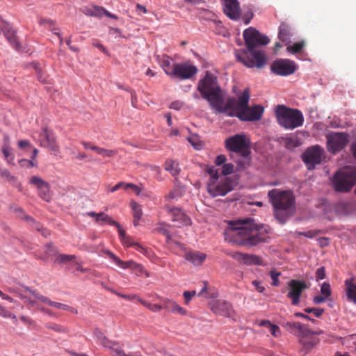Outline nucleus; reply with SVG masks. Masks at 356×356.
<instances>
[{
    "mask_svg": "<svg viewBox=\"0 0 356 356\" xmlns=\"http://www.w3.org/2000/svg\"><path fill=\"white\" fill-rule=\"evenodd\" d=\"M224 235L228 242L250 247L267 242L270 238L269 227L257 225L251 218L230 221Z\"/></svg>",
    "mask_w": 356,
    "mask_h": 356,
    "instance_id": "nucleus-1",
    "label": "nucleus"
},
{
    "mask_svg": "<svg viewBox=\"0 0 356 356\" xmlns=\"http://www.w3.org/2000/svg\"><path fill=\"white\" fill-rule=\"evenodd\" d=\"M243 38L247 49L236 51L237 60L250 68L264 67L267 63V56L263 50L256 48L268 44L269 38L252 27L243 31Z\"/></svg>",
    "mask_w": 356,
    "mask_h": 356,
    "instance_id": "nucleus-2",
    "label": "nucleus"
},
{
    "mask_svg": "<svg viewBox=\"0 0 356 356\" xmlns=\"http://www.w3.org/2000/svg\"><path fill=\"white\" fill-rule=\"evenodd\" d=\"M197 90L217 113L227 111L229 106L234 103V97L226 99L224 98L222 91L218 85L217 77L209 72H207L204 78L200 81Z\"/></svg>",
    "mask_w": 356,
    "mask_h": 356,
    "instance_id": "nucleus-3",
    "label": "nucleus"
},
{
    "mask_svg": "<svg viewBox=\"0 0 356 356\" xmlns=\"http://www.w3.org/2000/svg\"><path fill=\"white\" fill-rule=\"evenodd\" d=\"M250 92L249 88H245L238 99L234 97V103L232 104L227 111H222V114L227 116H236L243 121H257L261 118L264 108L261 105L249 106Z\"/></svg>",
    "mask_w": 356,
    "mask_h": 356,
    "instance_id": "nucleus-4",
    "label": "nucleus"
},
{
    "mask_svg": "<svg viewBox=\"0 0 356 356\" xmlns=\"http://www.w3.org/2000/svg\"><path fill=\"white\" fill-rule=\"evenodd\" d=\"M268 195L274 208L275 217L281 223L285 222L295 203L293 193L290 191L273 189L269 191Z\"/></svg>",
    "mask_w": 356,
    "mask_h": 356,
    "instance_id": "nucleus-5",
    "label": "nucleus"
},
{
    "mask_svg": "<svg viewBox=\"0 0 356 356\" xmlns=\"http://www.w3.org/2000/svg\"><path fill=\"white\" fill-rule=\"evenodd\" d=\"M275 113L278 124L286 129H294L302 126L304 122L303 115L298 109L278 105Z\"/></svg>",
    "mask_w": 356,
    "mask_h": 356,
    "instance_id": "nucleus-6",
    "label": "nucleus"
},
{
    "mask_svg": "<svg viewBox=\"0 0 356 356\" xmlns=\"http://www.w3.org/2000/svg\"><path fill=\"white\" fill-rule=\"evenodd\" d=\"M332 184L337 192H349L356 184V168L346 166L336 172L332 179Z\"/></svg>",
    "mask_w": 356,
    "mask_h": 356,
    "instance_id": "nucleus-7",
    "label": "nucleus"
},
{
    "mask_svg": "<svg viewBox=\"0 0 356 356\" xmlns=\"http://www.w3.org/2000/svg\"><path fill=\"white\" fill-rule=\"evenodd\" d=\"M225 147L230 152L239 153L245 157L250 152V141L243 134H236L225 140Z\"/></svg>",
    "mask_w": 356,
    "mask_h": 356,
    "instance_id": "nucleus-8",
    "label": "nucleus"
},
{
    "mask_svg": "<svg viewBox=\"0 0 356 356\" xmlns=\"http://www.w3.org/2000/svg\"><path fill=\"white\" fill-rule=\"evenodd\" d=\"M326 159V153L324 149L315 145L308 147L302 154V159L309 170H312L316 165L321 164Z\"/></svg>",
    "mask_w": 356,
    "mask_h": 356,
    "instance_id": "nucleus-9",
    "label": "nucleus"
},
{
    "mask_svg": "<svg viewBox=\"0 0 356 356\" xmlns=\"http://www.w3.org/2000/svg\"><path fill=\"white\" fill-rule=\"evenodd\" d=\"M283 327L290 333L296 335L299 341L301 339L309 337L311 335H319L323 333L322 330L312 331L305 324L300 322L287 321L283 324Z\"/></svg>",
    "mask_w": 356,
    "mask_h": 356,
    "instance_id": "nucleus-10",
    "label": "nucleus"
},
{
    "mask_svg": "<svg viewBox=\"0 0 356 356\" xmlns=\"http://www.w3.org/2000/svg\"><path fill=\"white\" fill-rule=\"evenodd\" d=\"M329 152L336 153L344 148L348 143V135L344 133H333L326 136Z\"/></svg>",
    "mask_w": 356,
    "mask_h": 356,
    "instance_id": "nucleus-11",
    "label": "nucleus"
},
{
    "mask_svg": "<svg viewBox=\"0 0 356 356\" xmlns=\"http://www.w3.org/2000/svg\"><path fill=\"white\" fill-rule=\"evenodd\" d=\"M308 288L305 281L291 280L288 283L287 298L291 300L293 305H298L300 301L302 293Z\"/></svg>",
    "mask_w": 356,
    "mask_h": 356,
    "instance_id": "nucleus-12",
    "label": "nucleus"
},
{
    "mask_svg": "<svg viewBox=\"0 0 356 356\" xmlns=\"http://www.w3.org/2000/svg\"><path fill=\"white\" fill-rule=\"evenodd\" d=\"M270 69L277 75L288 76L296 71L297 65L289 59H277L273 63Z\"/></svg>",
    "mask_w": 356,
    "mask_h": 356,
    "instance_id": "nucleus-13",
    "label": "nucleus"
},
{
    "mask_svg": "<svg viewBox=\"0 0 356 356\" xmlns=\"http://www.w3.org/2000/svg\"><path fill=\"white\" fill-rule=\"evenodd\" d=\"M197 72V67L193 65L187 63H174V70L170 76L172 78H177L180 80H184L191 79Z\"/></svg>",
    "mask_w": 356,
    "mask_h": 356,
    "instance_id": "nucleus-14",
    "label": "nucleus"
},
{
    "mask_svg": "<svg viewBox=\"0 0 356 356\" xmlns=\"http://www.w3.org/2000/svg\"><path fill=\"white\" fill-rule=\"evenodd\" d=\"M233 189L232 181L225 178L217 184L210 182L207 185V191L213 197L224 196Z\"/></svg>",
    "mask_w": 356,
    "mask_h": 356,
    "instance_id": "nucleus-15",
    "label": "nucleus"
},
{
    "mask_svg": "<svg viewBox=\"0 0 356 356\" xmlns=\"http://www.w3.org/2000/svg\"><path fill=\"white\" fill-rule=\"evenodd\" d=\"M168 215L171 218V220L176 223L178 227L191 225V219L180 208L165 207Z\"/></svg>",
    "mask_w": 356,
    "mask_h": 356,
    "instance_id": "nucleus-16",
    "label": "nucleus"
},
{
    "mask_svg": "<svg viewBox=\"0 0 356 356\" xmlns=\"http://www.w3.org/2000/svg\"><path fill=\"white\" fill-rule=\"evenodd\" d=\"M39 141L41 147H47L56 155L59 153V147L56 144L54 134L47 128H43L39 135Z\"/></svg>",
    "mask_w": 356,
    "mask_h": 356,
    "instance_id": "nucleus-17",
    "label": "nucleus"
},
{
    "mask_svg": "<svg viewBox=\"0 0 356 356\" xmlns=\"http://www.w3.org/2000/svg\"><path fill=\"white\" fill-rule=\"evenodd\" d=\"M30 183L37 187L41 198L47 202L50 200V187L47 182L38 176H33L30 179Z\"/></svg>",
    "mask_w": 356,
    "mask_h": 356,
    "instance_id": "nucleus-18",
    "label": "nucleus"
},
{
    "mask_svg": "<svg viewBox=\"0 0 356 356\" xmlns=\"http://www.w3.org/2000/svg\"><path fill=\"white\" fill-rule=\"evenodd\" d=\"M232 257L238 262L245 265H263V260L258 255L236 252Z\"/></svg>",
    "mask_w": 356,
    "mask_h": 356,
    "instance_id": "nucleus-19",
    "label": "nucleus"
},
{
    "mask_svg": "<svg viewBox=\"0 0 356 356\" xmlns=\"http://www.w3.org/2000/svg\"><path fill=\"white\" fill-rule=\"evenodd\" d=\"M224 13L230 19L237 20L240 17L241 9L237 0H223Z\"/></svg>",
    "mask_w": 356,
    "mask_h": 356,
    "instance_id": "nucleus-20",
    "label": "nucleus"
},
{
    "mask_svg": "<svg viewBox=\"0 0 356 356\" xmlns=\"http://www.w3.org/2000/svg\"><path fill=\"white\" fill-rule=\"evenodd\" d=\"M0 31L3 33L9 43L14 48L18 49L19 47V43L16 37L15 31L11 25L4 21H0Z\"/></svg>",
    "mask_w": 356,
    "mask_h": 356,
    "instance_id": "nucleus-21",
    "label": "nucleus"
},
{
    "mask_svg": "<svg viewBox=\"0 0 356 356\" xmlns=\"http://www.w3.org/2000/svg\"><path fill=\"white\" fill-rule=\"evenodd\" d=\"M211 309L214 313L224 316H229L233 312L232 304L222 300H217Z\"/></svg>",
    "mask_w": 356,
    "mask_h": 356,
    "instance_id": "nucleus-22",
    "label": "nucleus"
},
{
    "mask_svg": "<svg viewBox=\"0 0 356 356\" xmlns=\"http://www.w3.org/2000/svg\"><path fill=\"white\" fill-rule=\"evenodd\" d=\"M293 35V31L290 26L282 22L279 28L278 38L285 45L291 43V38Z\"/></svg>",
    "mask_w": 356,
    "mask_h": 356,
    "instance_id": "nucleus-23",
    "label": "nucleus"
},
{
    "mask_svg": "<svg viewBox=\"0 0 356 356\" xmlns=\"http://www.w3.org/2000/svg\"><path fill=\"white\" fill-rule=\"evenodd\" d=\"M163 308L171 312L173 314H178L180 315H186L187 311L175 301L170 300L168 298L163 299Z\"/></svg>",
    "mask_w": 356,
    "mask_h": 356,
    "instance_id": "nucleus-24",
    "label": "nucleus"
},
{
    "mask_svg": "<svg viewBox=\"0 0 356 356\" xmlns=\"http://www.w3.org/2000/svg\"><path fill=\"white\" fill-rule=\"evenodd\" d=\"M206 254L198 252H188L185 254V259L195 266L202 265L206 259Z\"/></svg>",
    "mask_w": 356,
    "mask_h": 356,
    "instance_id": "nucleus-25",
    "label": "nucleus"
},
{
    "mask_svg": "<svg viewBox=\"0 0 356 356\" xmlns=\"http://www.w3.org/2000/svg\"><path fill=\"white\" fill-rule=\"evenodd\" d=\"M346 297L348 301L356 305V284L351 280L345 281Z\"/></svg>",
    "mask_w": 356,
    "mask_h": 356,
    "instance_id": "nucleus-26",
    "label": "nucleus"
},
{
    "mask_svg": "<svg viewBox=\"0 0 356 356\" xmlns=\"http://www.w3.org/2000/svg\"><path fill=\"white\" fill-rule=\"evenodd\" d=\"M319 342L317 338H304L299 341V343L302 346V351H305V355L309 353L314 346Z\"/></svg>",
    "mask_w": 356,
    "mask_h": 356,
    "instance_id": "nucleus-27",
    "label": "nucleus"
},
{
    "mask_svg": "<svg viewBox=\"0 0 356 356\" xmlns=\"http://www.w3.org/2000/svg\"><path fill=\"white\" fill-rule=\"evenodd\" d=\"M165 170L168 171L173 177L179 175L181 169L177 161L172 159H168L164 165Z\"/></svg>",
    "mask_w": 356,
    "mask_h": 356,
    "instance_id": "nucleus-28",
    "label": "nucleus"
},
{
    "mask_svg": "<svg viewBox=\"0 0 356 356\" xmlns=\"http://www.w3.org/2000/svg\"><path fill=\"white\" fill-rule=\"evenodd\" d=\"M259 325L266 327L269 330L271 334L275 337H278L281 335V330L279 326L272 324L268 320H261L259 322Z\"/></svg>",
    "mask_w": 356,
    "mask_h": 356,
    "instance_id": "nucleus-29",
    "label": "nucleus"
},
{
    "mask_svg": "<svg viewBox=\"0 0 356 356\" xmlns=\"http://www.w3.org/2000/svg\"><path fill=\"white\" fill-rule=\"evenodd\" d=\"M161 66L165 73L170 76L174 70V63L172 64V60L168 56L163 55L162 56L161 59Z\"/></svg>",
    "mask_w": 356,
    "mask_h": 356,
    "instance_id": "nucleus-30",
    "label": "nucleus"
},
{
    "mask_svg": "<svg viewBox=\"0 0 356 356\" xmlns=\"http://www.w3.org/2000/svg\"><path fill=\"white\" fill-rule=\"evenodd\" d=\"M94 333L99 343L104 347H112V345H116V342L109 340L99 330H95Z\"/></svg>",
    "mask_w": 356,
    "mask_h": 356,
    "instance_id": "nucleus-31",
    "label": "nucleus"
},
{
    "mask_svg": "<svg viewBox=\"0 0 356 356\" xmlns=\"http://www.w3.org/2000/svg\"><path fill=\"white\" fill-rule=\"evenodd\" d=\"M117 265L123 269L129 268V269L138 270V271H141V270H142L141 265L137 264L136 262H135L132 260L123 261L120 259L119 261H118V263H117Z\"/></svg>",
    "mask_w": 356,
    "mask_h": 356,
    "instance_id": "nucleus-32",
    "label": "nucleus"
},
{
    "mask_svg": "<svg viewBox=\"0 0 356 356\" xmlns=\"http://www.w3.org/2000/svg\"><path fill=\"white\" fill-rule=\"evenodd\" d=\"M131 207L133 210L134 215V226H137L138 225V222L143 215L142 209L140 205L136 202H131Z\"/></svg>",
    "mask_w": 356,
    "mask_h": 356,
    "instance_id": "nucleus-33",
    "label": "nucleus"
},
{
    "mask_svg": "<svg viewBox=\"0 0 356 356\" xmlns=\"http://www.w3.org/2000/svg\"><path fill=\"white\" fill-rule=\"evenodd\" d=\"M45 327L57 333L67 334L69 332V330L67 327L53 322L46 323Z\"/></svg>",
    "mask_w": 356,
    "mask_h": 356,
    "instance_id": "nucleus-34",
    "label": "nucleus"
},
{
    "mask_svg": "<svg viewBox=\"0 0 356 356\" xmlns=\"http://www.w3.org/2000/svg\"><path fill=\"white\" fill-rule=\"evenodd\" d=\"M25 289L26 291H29L35 297V299L44 303V305L50 306L52 301L50 298L40 293L36 290H31L29 287H25Z\"/></svg>",
    "mask_w": 356,
    "mask_h": 356,
    "instance_id": "nucleus-35",
    "label": "nucleus"
},
{
    "mask_svg": "<svg viewBox=\"0 0 356 356\" xmlns=\"http://www.w3.org/2000/svg\"><path fill=\"white\" fill-rule=\"evenodd\" d=\"M203 286L198 293V296H204L205 298H213L217 296V293L208 289V283L202 282Z\"/></svg>",
    "mask_w": 356,
    "mask_h": 356,
    "instance_id": "nucleus-36",
    "label": "nucleus"
},
{
    "mask_svg": "<svg viewBox=\"0 0 356 356\" xmlns=\"http://www.w3.org/2000/svg\"><path fill=\"white\" fill-rule=\"evenodd\" d=\"M91 149L104 157H113L117 154V151L113 149H107L99 147H92Z\"/></svg>",
    "mask_w": 356,
    "mask_h": 356,
    "instance_id": "nucleus-37",
    "label": "nucleus"
},
{
    "mask_svg": "<svg viewBox=\"0 0 356 356\" xmlns=\"http://www.w3.org/2000/svg\"><path fill=\"white\" fill-rule=\"evenodd\" d=\"M107 348H110L112 350V353L115 354L117 356H141L139 353L126 354L121 347L118 346V343H116V345H112V347Z\"/></svg>",
    "mask_w": 356,
    "mask_h": 356,
    "instance_id": "nucleus-38",
    "label": "nucleus"
},
{
    "mask_svg": "<svg viewBox=\"0 0 356 356\" xmlns=\"http://www.w3.org/2000/svg\"><path fill=\"white\" fill-rule=\"evenodd\" d=\"M305 43L303 40L298 42H296L293 45L289 44L288 45H286V50L288 52L291 54H297L302 50V49L305 47Z\"/></svg>",
    "mask_w": 356,
    "mask_h": 356,
    "instance_id": "nucleus-39",
    "label": "nucleus"
},
{
    "mask_svg": "<svg viewBox=\"0 0 356 356\" xmlns=\"http://www.w3.org/2000/svg\"><path fill=\"white\" fill-rule=\"evenodd\" d=\"M138 302L142 304L143 306L151 310L154 312H159L163 308V304L162 305L158 304H151L147 301L143 300L141 298H138Z\"/></svg>",
    "mask_w": 356,
    "mask_h": 356,
    "instance_id": "nucleus-40",
    "label": "nucleus"
},
{
    "mask_svg": "<svg viewBox=\"0 0 356 356\" xmlns=\"http://www.w3.org/2000/svg\"><path fill=\"white\" fill-rule=\"evenodd\" d=\"M50 307H54V308H56L58 309L68 311V312H70L71 313H74V314L78 313L77 310L75 308H74L71 306H69L67 305L63 304V303L53 301V300L51 302Z\"/></svg>",
    "mask_w": 356,
    "mask_h": 356,
    "instance_id": "nucleus-41",
    "label": "nucleus"
},
{
    "mask_svg": "<svg viewBox=\"0 0 356 356\" xmlns=\"http://www.w3.org/2000/svg\"><path fill=\"white\" fill-rule=\"evenodd\" d=\"M75 258L76 256L73 254H60L56 257L55 262L60 264H67L72 261Z\"/></svg>",
    "mask_w": 356,
    "mask_h": 356,
    "instance_id": "nucleus-42",
    "label": "nucleus"
},
{
    "mask_svg": "<svg viewBox=\"0 0 356 356\" xmlns=\"http://www.w3.org/2000/svg\"><path fill=\"white\" fill-rule=\"evenodd\" d=\"M2 152L5 159L7 160V162L9 164H14L13 161L15 159V156L13 153H11V148L8 145L5 144L2 147Z\"/></svg>",
    "mask_w": 356,
    "mask_h": 356,
    "instance_id": "nucleus-43",
    "label": "nucleus"
},
{
    "mask_svg": "<svg viewBox=\"0 0 356 356\" xmlns=\"http://www.w3.org/2000/svg\"><path fill=\"white\" fill-rule=\"evenodd\" d=\"M155 230H156V232L165 236L166 238H167V241H169L171 240L172 236L170 235L168 225L159 224Z\"/></svg>",
    "mask_w": 356,
    "mask_h": 356,
    "instance_id": "nucleus-44",
    "label": "nucleus"
},
{
    "mask_svg": "<svg viewBox=\"0 0 356 356\" xmlns=\"http://www.w3.org/2000/svg\"><path fill=\"white\" fill-rule=\"evenodd\" d=\"M97 222H105L111 225H114L115 224H117V222L113 220L111 217H110L108 215L101 212L98 213L97 219H96Z\"/></svg>",
    "mask_w": 356,
    "mask_h": 356,
    "instance_id": "nucleus-45",
    "label": "nucleus"
},
{
    "mask_svg": "<svg viewBox=\"0 0 356 356\" xmlns=\"http://www.w3.org/2000/svg\"><path fill=\"white\" fill-rule=\"evenodd\" d=\"M321 233H323V231L321 229H312L307 232H296V234L298 236H304L309 238H313Z\"/></svg>",
    "mask_w": 356,
    "mask_h": 356,
    "instance_id": "nucleus-46",
    "label": "nucleus"
},
{
    "mask_svg": "<svg viewBox=\"0 0 356 356\" xmlns=\"http://www.w3.org/2000/svg\"><path fill=\"white\" fill-rule=\"evenodd\" d=\"M0 175L3 179L9 182L15 181L16 179V178L10 174L9 170L5 168H0Z\"/></svg>",
    "mask_w": 356,
    "mask_h": 356,
    "instance_id": "nucleus-47",
    "label": "nucleus"
},
{
    "mask_svg": "<svg viewBox=\"0 0 356 356\" xmlns=\"http://www.w3.org/2000/svg\"><path fill=\"white\" fill-rule=\"evenodd\" d=\"M280 275H281V273L276 270H271L270 272V276L273 281L272 282L273 286H277L280 285L279 277L280 276Z\"/></svg>",
    "mask_w": 356,
    "mask_h": 356,
    "instance_id": "nucleus-48",
    "label": "nucleus"
},
{
    "mask_svg": "<svg viewBox=\"0 0 356 356\" xmlns=\"http://www.w3.org/2000/svg\"><path fill=\"white\" fill-rule=\"evenodd\" d=\"M20 298L24 300V302L27 305L29 309L35 307L38 309V307H40L35 300H33L31 298L20 295Z\"/></svg>",
    "mask_w": 356,
    "mask_h": 356,
    "instance_id": "nucleus-49",
    "label": "nucleus"
},
{
    "mask_svg": "<svg viewBox=\"0 0 356 356\" xmlns=\"http://www.w3.org/2000/svg\"><path fill=\"white\" fill-rule=\"evenodd\" d=\"M306 313H312L316 317H320L324 312L323 309L307 307L304 309Z\"/></svg>",
    "mask_w": 356,
    "mask_h": 356,
    "instance_id": "nucleus-50",
    "label": "nucleus"
},
{
    "mask_svg": "<svg viewBox=\"0 0 356 356\" xmlns=\"http://www.w3.org/2000/svg\"><path fill=\"white\" fill-rule=\"evenodd\" d=\"M321 292L323 296H325V298H328L331 296V290H330V285L327 282L323 283L321 288Z\"/></svg>",
    "mask_w": 356,
    "mask_h": 356,
    "instance_id": "nucleus-51",
    "label": "nucleus"
},
{
    "mask_svg": "<svg viewBox=\"0 0 356 356\" xmlns=\"http://www.w3.org/2000/svg\"><path fill=\"white\" fill-rule=\"evenodd\" d=\"M233 170L234 165L232 163H225L222 167V174L224 175L232 174Z\"/></svg>",
    "mask_w": 356,
    "mask_h": 356,
    "instance_id": "nucleus-52",
    "label": "nucleus"
},
{
    "mask_svg": "<svg viewBox=\"0 0 356 356\" xmlns=\"http://www.w3.org/2000/svg\"><path fill=\"white\" fill-rule=\"evenodd\" d=\"M196 295L195 291H186L184 292L183 296L184 298L185 304L188 305L191 299Z\"/></svg>",
    "mask_w": 356,
    "mask_h": 356,
    "instance_id": "nucleus-53",
    "label": "nucleus"
},
{
    "mask_svg": "<svg viewBox=\"0 0 356 356\" xmlns=\"http://www.w3.org/2000/svg\"><path fill=\"white\" fill-rule=\"evenodd\" d=\"M19 164L21 167L32 168L36 166V164L33 160L21 159L19 161Z\"/></svg>",
    "mask_w": 356,
    "mask_h": 356,
    "instance_id": "nucleus-54",
    "label": "nucleus"
},
{
    "mask_svg": "<svg viewBox=\"0 0 356 356\" xmlns=\"http://www.w3.org/2000/svg\"><path fill=\"white\" fill-rule=\"evenodd\" d=\"M131 189L137 195H140L141 192V188L132 183H127L125 185V190Z\"/></svg>",
    "mask_w": 356,
    "mask_h": 356,
    "instance_id": "nucleus-55",
    "label": "nucleus"
},
{
    "mask_svg": "<svg viewBox=\"0 0 356 356\" xmlns=\"http://www.w3.org/2000/svg\"><path fill=\"white\" fill-rule=\"evenodd\" d=\"M111 292L113 293L116 294L117 296H120V297H121V298H122L124 299L129 300H132L134 299H137L138 300V298H140L139 297H138L136 295L122 294V293H118L115 290H111Z\"/></svg>",
    "mask_w": 356,
    "mask_h": 356,
    "instance_id": "nucleus-56",
    "label": "nucleus"
},
{
    "mask_svg": "<svg viewBox=\"0 0 356 356\" xmlns=\"http://www.w3.org/2000/svg\"><path fill=\"white\" fill-rule=\"evenodd\" d=\"M325 277V267L322 266L318 268L316 271V280L318 281Z\"/></svg>",
    "mask_w": 356,
    "mask_h": 356,
    "instance_id": "nucleus-57",
    "label": "nucleus"
},
{
    "mask_svg": "<svg viewBox=\"0 0 356 356\" xmlns=\"http://www.w3.org/2000/svg\"><path fill=\"white\" fill-rule=\"evenodd\" d=\"M179 197V191L177 190H173L170 192H169L166 195H165V200H168V201H170V200H175V199H177Z\"/></svg>",
    "mask_w": 356,
    "mask_h": 356,
    "instance_id": "nucleus-58",
    "label": "nucleus"
},
{
    "mask_svg": "<svg viewBox=\"0 0 356 356\" xmlns=\"http://www.w3.org/2000/svg\"><path fill=\"white\" fill-rule=\"evenodd\" d=\"M207 172L210 175L212 179L217 180L218 179V170L215 169L213 167L209 168L207 170Z\"/></svg>",
    "mask_w": 356,
    "mask_h": 356,
    "instance_id": "nucleus-59",
    "label": "nucleus"
},
{
    "mask_svg": "<svg viewBox=\"0 0 356 356\" xmlns=\"http://www.w3.org/2000/svg\"><path fill=\"white\" fill-rule=\"evenodd\" d=\"M252 284L254 286L255 289L259 292L263 293L265 291V286L261 284V282L259 280H253Z\"/></svg>",
    "mask_w": 356,
    "mask_h": 356,
    "instance_id": "nucleus-60",
    "label": "nucleus"
},
{
    "mask_svg": "<svg viewBox=\"0 0 356 356\" xmlns=\"http://www.w3.org/2000/svg\"><path fill=\"white\" fill-rule=\"evenodd\" d=\"M94 13H93V16L94 17H102L104 15V8L102 7V6H94V9H92Z\"/></svg>",
    "mask_w": 356,
    "mask_h": 356,
    "instance_id": "nucleus-61",
    "label": "nucleus"
},
{
    "mask_svg": "<svg viewBox=\"0 0 356 356\" xmlns=\"http://www.w3.org/2000/svg\"><path fill=\"white\" fill-rule=\"evenodd\" d=\"M318 244L321 248H325L329 245L330 239L327 237H320L317 239Z\"/></svg>",
    "mask_w": 356,
    "mask_h": 356,
    "instance_id": "nucleus-62",
    "label": "nucleus"
},
{
    "mask_svg": "<svg viewBox=\"0 0 356 356\" xmlns=\"http://www.w3.org/2000/svg\"><path fill=\"white\" fill-rule=\"evenodd\" d=\"M113 226H115L118 228L120 239L121 241H122V239H124L126 237L128 236L126 234L125 231L122 228V227L118 222H117V224H115Z\"/></svg>",
    "mask_w": 356,
    "mask_h": 356,
    "instance_id": "nucleus-63",
    "label": "nucleus"
},
{
    "mask_svg": "<svg viewBox=\"0 0 356 356\" xmlns=\"http://www.w3.org/2000/svg\"><path fill=\"white\" fill-rule=\"evenodd\" d=\"M17 145H18L19 148H20L21 149H26L31 147V143L27 140H19V141H18Z\"/></svg>",
    "mask_w": 356,
    "mask_h": 356,
    "instance_id": "nucleus-64",
    "label": "nucleus"
}]
</instances>
